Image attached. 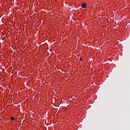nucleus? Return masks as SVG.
<instances>
[{
  "instance_id": "1",
  "label": "nucleus",
  "mask_w": 130,
  "mask_h": 130,
  "mask_svg": "<svg viewBox=\"0 0 130 130\" xmlns=\"http://www.w3.org/2000/svg\"><path fill=\"white\" fill-rule=\"evenodd\" d=\"M81 8H83V9H85V8H87V5L86 3H83L81 5Z\"/></svg>"
},
{
  "instance_id": "2",
  "label": "nucleus",
  "mask_w": 130,
  "mask_h": 130,
  "mask_svg": "<svg viewBox=\"0 0 130 130\" xmlns=\"http://www.w3.org/2000/svg\"><path fill=\"white\" fill-rule=\"evenodd\" d=\"M10 119H11V120H15V117H10Z\"/></svg>"
},
{
  "instance_id": "3",
  "label": "nucleus",
  "mask_w": 130,
  "mask_h": 130,
  "mask_svg": "<svg viewBox=\"0 0 130 130\" xmlns=\"http://www.w3.org/2000/svg\"><path fill=\"white\" fill-rule=\"evenodd\" d=\"M79 60H82V58H80Z\"/></svg>"
},
{
  "instance_id": "4",
  "label": "nucleus",
  "mask_w": 130,
  "mask_h": 130,
  "mask_svg": "<svg viewBox=\"0 0 130 130\" xmlns=\"http://www.w3.org/2000/svg\"><path fill=\"white\" fill-rule=\"evenodd\" d=\"M36 2H37V1H35V4H36Z\"/></svg>"
}]
</instances>
